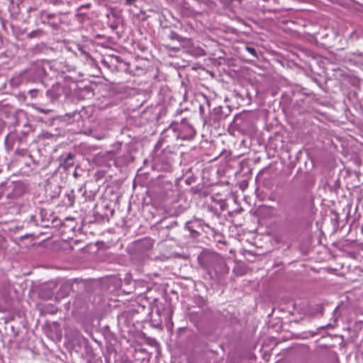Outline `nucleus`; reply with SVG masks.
<instances>
[{"instance_id": "4be33fe9", "label": "nucleus", "mask_w": 363, "mask_h": 363, "mask_svg": "<svg viewBox=\"0 0 363 363\" xmlns=\"http://www.w3.org/2000/svg\"><path fill=\"white\" fill-rule=\"evenodd\" d=\"M38 92V91L37 89H31L29 91V94L31 97H35Z\"/></svg>"}, {"instance_id": "dca6fc26", "label": "nucleus", "mask_w": 363, "mask_h": 363, "mask_svg": "<svg viewBox=\"0 0 363 363\" xmlns=\"http://www.w3.org/2000/svg\"><path fill=\"white\" fill-rule=\"evenodd\" d=\"M245 50L255 58H258L257 50L252 46L247 45Z\"/></svg>"}, {"instance_id": "4468645a", "label": "nucleus", "mask_w": 363, "mask_h": 363, "mask_svg": "<svg viewBox=\"0 0 363 363\" xmlns=\"http://www.w3.org/2000/svg\"><path fill=\"white\" fill-rule=\"evenodd\" d=\"M342 62L344 64V66L347 68V65H357L358 61L354 57H345L344 59H342Z\"/></svg>"}, {"instance_id": "2eb2a0df", "label": "nucleus", "mask_w": 363, "mask_h": 363, "mask_svg": "<svg viewBox=\"0 0 363 363\" xmlns=\"http://www.w3.org/2000/svg\"><path fill=\"white\" fill-rule=\"evenodd\" d=\"M172 162L169 159H167L164 163L162 164L160 169L169 172L171 170Z\"/></svg>"}, {"instance_id": "0eeeda50", "label": "nucleus", "mask_w": 363, "mask_h": 363, "mask_svg": "<svg viewBox=\"0 0 363 363\" xmlns=\"http://www.w3.org/2000/svg\"><path fill=\"white\" fill-rule=\"evenodd\" d=\"M177 135L175 122H173L168 128L163 130L161 134L160 140L162 143H174L179 140Z\"/></svg>"}, {"instance_id": "ddd939ff", "label": "nucleus", "mask_w": 363, "mask_h": 363, "mask_svg": "<svg viewBox=\"0 0 363 363\" xmlns=\"http://www.w3.org/2000/svg\"><path fill=\"white\" fill-rule=\"evenodd\" d=\"M81 133H82L86 135H91L93 138H95L98 140H101L104 138V133H97L96 131L93 130L91 129L82 130Z\"/></svg>"}, {"instance_id": "6e6552de", "label": "nucleus", "mask_w": 363, "mask_h": 363, "mask_svg": "<svg viewBox=\"0 0 363 363\" xmlns=\"http://www.w3.org/2000/svg\"><path fill=\"white\" fill-rule=\"evenodd\" d=\"M203 226H207L203 221L199 218H194L186 223V228L190 232L192 236H196L200 230H203Z\"/></svg>"}, {"instance_id": "1a4fd4ad", "label": "nucleus", "mask_w": 363, "mask_h": 363, "mask_svg": "<svg viewBox=\"0 0 363 363\" xmlns=\"http://www.w3.org/2000/svg\"><path fill=\"white\" fill-rule=\"evenodd\" d=\"M63 89L60 84L57 83L52 86L46 91V96L50 100L57 99L62 94Z\"/></svg>"}, {"instance_id": "7c9ffc66", "label": "nucleus", "mask_w": 363, "mask_h": 363, "mask_svg": "<svg viewBox=\"0 0 363 363\" xmlns=\"http://www.w3.org/2000/svg\"><path fill=\"white\" fill-rule=\"evenodd\" d=\"M346 79H347L346 77L343 74H342V81L346 80Z\"/></svg>"}, {"instance_id": "c756f323", "label": "nucleus", "mask_w": 363, "mask_h": 363, "mask_svg": "<svg viewBox=\"0 0 363 363\" xmlns=\"http://www.w3.org/2000/svg\"><path fill=\"white\" fill-rule=\"evenodd\" d=\"M199 109H200V111H201V112H203V106H200Z\"/></svg>"}, {"instance_id": "7ed1b4c3", "label": "nucleus", "mask_w": 363, "mask_h": 363, "mask_svg": "<svg viewBox=\"0 0 363 363\" xmlns=\"http://www.w3.org/2000/svg\"><path fill=\"white\" fill-rule=\"evenodd\" d=\"M48 64L38 62L30 66L21 76L22 79L30 82H40L46 75Z\"/></svg>"}, {"instance_id": "c85d7f7f", "label": "nucleus", "mask_w": 363, "mask_h": 363, "mask_svg": "<svg viewBox=\"0 0 363 363\" xmlns=\"http://www.w3.org/2000/svg\"><path fill=\"white\" fill-rule=\"evenodd\" d=\"M230 2H233V1H239L240 3L242 1V0H228Z\"/></svg>"}, {"instance_id": "f3484780", "label": "nucleus", "mask_w": 363, "mask_h": 363, "mask_svg": "<svg viewBox=\"0 0 363 363\" xmlns=\"http://www.w3.org/2000/svg\"><path fill=\"white\" fill-rule=\"evenodd\" d=\"M169 38L172 40H176L177 41H181L182 38L174 31H171Z\"/></svg>"}, {"instance_id": "a878e982", "label": "nucleus", "mask_w": 363, "mask_h": 363, "mask_svg": "<svg viewBox=\"0 0 363 363\" xmlns=\"http://www.w3.org/2000/svg\"><path fill=\"white\" fill-rule=\"evenodd\" d=\"M40 112L41 113H48L50 111V110L49 109H44V108H38V109Z\"/></svg>"}, {"instance_id": "5701e85b", "label": "nucleus", "mask_w": 363, "mask_h": 363, "mask_svg": "<svg viewBox=\"0 0 363 363\" xmlns=\"http://www.w3.org/2000/svg\"><path fill=\"white\" fill-rule=\"evenodd\" d=\"M137 0H125V4L127 6H131L135 3Z\"/></svg>"}, {"instance_id": "f257e3e1", "label": "nucleus", "mask_w": 363, "mask_h": 363, "mask_svg": "<svg viewBox=\"0 0 363 363\" xmlns=\"http://www.w3.org/2000/svg\"><path fill=\"white\" fill-rule=\"evenodd\" d=\"M343 157L344 159H342V164L343 165L342 171L345 170L346 172L345 179H346L347 177H350L353 179L354 182L353 184H352V186H349L347 184L346 186L349 196L344 195L342 196V205L344 204L345 206L342 209V214L346 213V217L347 218L349 211L352 207L351 189L358 186V182L357 181L358 177L357 172L362 161L359 156L355 152L344 155Z\"/></svg>"}, {"instance_id": "9b49d317", "label": "nucleus", "mask_w": 363, "mask_h": 363, "mask_svg": "<svg viewBox=\"0 0 363 363\" xmlns=\"http://www.w3.org/2000/svg\"><path fill=\"white\" fill-rule=\"evenodd\" d=\"M102 157L106 160V165L111 167V165H116L117 162V155L116 152L111 150L106 152L103 154Z\"/></svg>"}, {"instance_id": "423d86ee", "label": "nucleus", "mask_w": 363, "mask_h": 363, "mask_svg": "<svg viewBox=\"0 0 363 363\" xmlns=\"http://www.w3.org/2000/svg\"><path fill=\"white\" fill-rule=\"evenodd\" d=\"M42 23L48 24L53 28H57L61 23V18L59 14L50 13L47 11H41L39 15Z\"/></svg>"}, {"instance_id": "9d476101", "label": "nucleus", "mask_w": 363, "mask_h": 363, "mask_svg": "<svg viewBox=\"0 0 363 363\" xmlns=\"http://www.w3.org/2000/svg\"><path fill=\"white\" fill-rule=\"evenodd\" d=\"M342 229V234L344 231H347V234L345 236V238L342 239V247L348 245L349 243H352L355 242V236L354 235H350L349 234L352 232V224H344L342 225L341 227Z\"/></svg>"}, {"instance_id": "a211bd4d", "label": "nucleus", "mask_w": 363, "mask_h": 363, "mask_svg": "<svg viewBox=\"0 0 363 363\" xmlns=\"http://www.w3.org/2000/svg\"><path fill=\"white\" fill-rule=\"evenodd\" d=\"M78 342L84 347L86 350H89L88 340L86 338L80 337L78 339Z\"/></svg>"}, {"instance_id": "aec40b11", "label": "nucleus", "mask_w": 363, "mask_h": 363, "mask_svg": "<svg viewBox=\"0 0 363 363\" xmlns=\"http://www.w3.org/2000/svg\"><path fill=\"white\" fill-rule=\"evenodd\" d=\"M91 6V4H82L79 6L77 7V11L79 12L82 9H89Z\"/></svg>"}, {"instance_id": "20e7f679", "label": "nucleus", "mask_w": 363, "mask_h": 363, "mask_svg": "<svg viewBox=\"0 0 363 363\" xmlns=\"http://www.w3.org/2000/svg\"><path fill=\"white\" fill-rule=\"evenodd\" d=\"M153 247V241L149 238L137 240L134 245L135 255L141 259L144 260L150 256V253Z\"/></svg>"}, {"instance_id": "f704fd0d", "label": "nucleus", "mask_w": 363, "mask_h": 363, "mask_svg": "<svg viewBox=\"0 0 363 363\" xmlns=\"http://www.w3.org/2000/svg\"><path fill=\"white\" fill-rule=\"evenodd\" d=\"M207 105L209 106V101H207Z\"/></svg>"}, {"instance_id": "cd10ccee", "label": "nucleus", "mask_w": 363, "mask_h": 363, "mask_svg": "<svg viewBox=\"0 0 363 363\" xmlns=\"http://www.w3.org/2000/svg\"><path fill=\"white\" fill-rule=\"evenodd\" d=\"M101 62H102L104 65H106V66H107V65H108V62H106V60L105 59H104V60H103L101 61Z\"/></svg>"}, {"instance_id": "b1692460", "label": "nucleus", "mask_w": 363, "mask_h": 363, "mask_svg": "<svg viewBox=\"0 0 363 363\" xmlns=\"http://www.w3.org/2000/svg\"><path fill=\"white\" fill-rule=\"evenodd\" d=\"M73 116L76 118V120H79L82 118V116L80 114V113H78V112H74L73 113Z\"/></svg>"}, {"instance_id": "f8f14e48", "label": "nucleus", "mask_w": 363, "mask_h": 363, "mask_svg": "<svg viewBox=\"0 0 363 363\" xmlns=\"http://www.w3.org/2000/svg\"><path fill=\"white\" fill-rule=\"evenodd\" d=\"M74 164V155L67 153L64 158H62L60 165L65 169H67Z\"/></svg>"}, {"instance_id": "473e14b6", "label": "nucleus", "mask_w": 363, "mask_h": 363, "mask_svg": "<svg viewBox=\"0 0 363 363\" xmlns=\"http://www.w3.org/2000/svg\"><path fill=\"white\" fill-rule=\"evenodd\" d=\"M29 35H30V36H33V32L30 33L29 34Z\"/></svg>"}, {"instance_id": "39448f33", "label": "nucleus", "mask_w": 363, "mask_h": 363, "mask_svg": "<svg viewBox=\"0 0 363 363\" xmlns=\"http://www.w3.org/2000/svg\"><path fill=\"white\" fill-rule=\"evenodd\" d=\"M176 130H177V137L181 140H190L194 138L196 134L194 128L185 119L180 123H176Z\"/></svg>"}, {"instance_id": "412c9836", "label": "nucleus", "mask_w": 363, "mask_h": 363, "mask_svg": "<svg viewBox=\"0 0 363 363\" xmlns=\"http://www.w3.org/2000/svg\"><path fill=\"white\" fill-rule=\"evenodd\" d=\"M349 38L352 40L353 39H357L359 38V35L357 33V32L355 30H352L350 35H349Z\"/></svg>"}, {"instance_id": "6ab92c4d", "label": "nucleus", "mask_w": 363, "mask_h": 363, "mask_svg": "<svg viewBox=\"0 0 363 363\" xmlns=\"http://www.w3.org/2000/svg\"><path fill=\"white\" fill-rule=\"evenodd\" d=\"M67 199H68V201H69V206H73L74 202V192L71 191L69 194H67Z\"/></svg>"}, {"instance_id": "72a5a7b5", "label": "nucleus", "mask_w": 363, "mask_h": 363, "mask_svg": "<svg viewBox=\"0 0 363 363\" xmlns=\"http://www.w3.org/2000/svg\"><path fill=\"white\" fill-rule=\"evenodd\" d=\"M339 307H340V305H337L335 310H337L339 308Z\"/></svg>"}, {"instance_id": "bb28decb", "label": "nucleus", "mask_w": 363, "mask_h": 363, "mask_svg": "<svg viewBox=\"0 0 363 363\" xmlns=\"http://www.w3.org/2000/svg\"><path fill=\"white\" fill-rule=\"evenodd\" d=\"M161 158L158 157L157 159H155V164L157 166V167H159L160 166V162L161 161Z\"/></svg>"}, {"instance_id": "393cba45", "label": "nucleus", "mask_w": 363, "mask_h": 363, "mask_svg": "<svg viewBox=\"0 0 363 363\" xmlns=\"http://www.w3.org/2000/svg\"><path fill=\"white\" fill-rule=\"evenodd\" d=\"M79 51L82 53V55H84L86 57L88 56V53L82 49V48H78Z\"/></svg>"}, {"instance_id": "2f4dec72", "label": "nucleus", "mask_w": 363, "mask_h": 363, "mask_svg": "<svg viewBox=\"0 0 363 363\" xmlns=\"http://www.w3.org/2000/svg\"><path fill=\"white\" fill-rule=\"evenodd\" d=\"M345 253V251L342 249V256H343V254Z\"/></svg>"}, {"instance_id": "f03ea898", "label": "nucleus", "mask_w": 363, "mask_h": 363, "mask_svg": "<svg viewBox=\"0 0 363 363\" xmlns=\"http://www.w3.org/2000/svg\"><path fill=\"white\" fill-rule=\"evenodd\" d=\"M201 264L207 271L211 279L220 281L223 276L228 274L229 268L223 257L217 253L203 255L201 258Z\"/></svg>"}]
</instances>
